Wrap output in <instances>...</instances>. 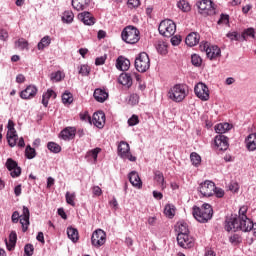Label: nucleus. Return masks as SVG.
Segmentation results:
<instances>
[{
	"instance_id": "nucleus-1",
	"label": "nucleus",
	"mask_w": 256,
	"mask_h": 256,
	"mask_svg": "<svg viewBox=\"0 0 256 256\" xmlns=\"http://www.w3.org/2000/svg\"><path fill=\"white\" fill-rule=\"evenodd\" d=\"M193 217L198 223H208L213 219V208L210 204H203L202 207H193Z\"/></svg>"
},
{
	"instance_id": "nucleus-2",
	"label": "nucleus",
	"mask_w": 256,
	"mask_h": 256,
	"mask_svg": "<svg viewBox=\"0 0 256 256\" xmlns=\"http://www.w3.org/2000/svg\"><path fill=\"white\" fill-rule=\"evenodd\" d=\"M188 95L189 89L185 84H176L172 86L167 93L168 99H171L174 103H181L185 101V97Z\"/></svg>"
},
{
	"instance_id": "nucleus-3",
	"label": "nucleus",
	"mask_w": 256,
	"mask_h": 256,
	"mask_svg": "<svg viewBox=\"0 0 256 256\" xmlns=\"http://www.w3.org/2000/svg\"><path fill=\"white\" fill-rule=\"evenodd\" d=\"M141 32L135 26H126L121 32V39L128 45L139 43Z\"/></svg>"
},
{
	"instance_id": "nucleus-4",
	"label": "nucleus",
	"mask_w": 256,
	"mask_h": 256,
	"mask_svg": "<svg viewBox=\"0 0 256 256\" xmlns=\"http://www.w3.org/2000/svg\"><path fill=\"white\" fill-rule=\"evenodd\" d=\"M158 31L162 37H173L177 31V25L173 20L165 19L160 22Z\"/></svg>"
},
{
	"instance_id": "nucleus-5",
	"label": "nucleus",
	"mask_w": 256,
	"mask_h": 256,
	"mask_svg": "<svg viewBox=\"0 0 256 256\" xmlns=\"http://www.w3.org/2000/svg\"><path fill=\"white\" fill-rule=\"evenodd\" d=\"M151 67V60L149 59V54L146 52H141L135 59V69L139 73H146Z\"/></svg>"
},
{
	"instance_id": "nucleus-6",
	"label": "nucleus",
	"mask_w": 256,
	"mask_h": 256,
	"mask_svg": "<svg viewBox=\"0 0 256 256\" xmlns=\"http://www.w3.org/2000/svg\"><path fill=\"white\" fill-rule=\"evenodd\" d=\"M200 49L206 53L210 61H214L218 57H221V48L216 45H210L209 42H202L200 44Z\"/></svg>"
},
{
	"instance_id": "nucleus-7",
	"label": "nucleus",
	"mask_w": 256,
	"mask_h": 256,
	"mask_svg": "<svg viewBox=\"0 0 256 256\" xmlns=\"http://www.w3.org/2000/svg\"><path fill=\"white\" fill-rule=\"evenodd\" d=\"M107 242V233L103 229H96L91 236V245L95 249L103 247Z\"/></svg>"
},
{
	"instance_id": "nucleus-8",
	"label": "nucleus",
	"mask_w": 256,
	"mask_h": 256,
	"mask_svg": "<svg viewBox=\"0 0 256 256\" xmlns=\"http://www.w3.org/2000/svg\"><path fill=\"white\" fill-rule=\"evenodd\" d=\"M118 155L122 159H128V161H131V162L137 161V157L131 154V148L129 146V143L125 141H121L120 144L118 145Z\"/></svg>"
},
{
	"instance_id": "nucleus-9",
	"label": "nucleus",
	"mask_w": 256,
	"mask_h": 256,
	"mask_svg": "<svg viewBox=\"0 0 256 256\" xmlns=\"http://www.w3.org/2000/svg\"><path fill=\"white\" fill-rule=\"evenodd\" d=\"M196 5L201 15H215V5L213 4V1L200 0Z\"/></svg>"
},
{
	"instance_id": "nucleus-10",
	"label": "nucleus",
	"mask_w": 256,
	"mask_h": 256,
	"mask_svg": "<svg viewBox=\"0 0 256 256\" xmlns=\"http://www.w3.org/2000/svg\"><path fill=\"white\" fill-rule=\"evenodd\" d=\"M7 141L8 145L10 147H15L17 145V139H19V136L17 135V130H15V122L13 120H8V125H7Z\"/></svg>"
},
{
	"instance_id": "nucleus-11",
	"label": "nucleus",
	"mask_w": 256,
	"mask_h": 256,
	"mask_svg": "<svg viewBox=\"0 0 256 256\" xmlns=\"http://www.w3.org/2000/svg\"><path fill=\"white\" fill-rule=\"evenodd\" d=\"M198 191L203 197H213V195H215V183L206 180L199 185Z\"/></svg>"
},
{
	"instance_id": "nucleus-12",
	"label": "nucleus",
	"mask_w": 256,
	"mask_h": 256,
	"mask_svg": "<svg viewBox=\"0 0 256 256\" xmlns=\"http://www.w3.org/2000/svg\"><path fill=\"white\" fill-rule=\"evenodd\" d=\"M177 243L183 249H191L195 246V239L189 234H178Z\"/></svg>"
},
{
	"instance_id": "nucleus-13",
	"label": "nucleus",
	"mask_w": 256,
	"mask_h": 256,
	"mask_svg": "<svg viewBox=\"0 0 256 256\" xmlns=\"http://www.w3.org/2000/svg\"><path fill=\"white\" fill-rule=\"evenodd\" d=\"M39 89L35 85H28L24 90H22L19 94L20 98L24 101H31V99H35L37 97V93Z\"/></svg>"
},
{
	"instance_id": "nucleus-14",
	"label": "nucleus",
	"mask_w": 256,
	"mask_h": 256,
	"mask_svg": "<svg viewBox=\"0 0 256 256\" xmlns=\"http://www.w3.org/2000/svg\"><path fill=\"white\" fill-rule=\"evenodd\" d=\"M214 149L216 151H227V149H229V138H227L225 135L215 136Z\"/></svg>"
},
{
	"instance_id": "nucleus-15",
	"label": "nucleus",
	"mask_w": 256,
	"mask_h": 256,
	"mask_svg": "<svg viewBox=\"0 0 256 256\" xmlns=\"http://www.w3.org/2000/svg\"><path fill=\"white\" fill-rule=\"evenodd\" d=\"M194 93L201 101H209V88L203 83H198L194 87Z\"/></svg>"
},
{
	"instance_id": "nucleus-16",
	"label": "nucleus",
	"mask_w": 256,
	"mask_h": 256,
	"mask_svg": "<svg viewBox=\"0 0 256 256\" xmlns=\"http://www.w3.org/2000/svg\"><path fill=\"white\" fill-rule=\"evenodd\" d=\"M6 168L10 171L11 177L13 179L21 176V167L17 164V161L13 160L12 158H8L6 160Z\"/></svg>"
},
{
	"instance_id": "nucleus-17",
	"label": "nucleus",
	"mask_w": 256,
	"mask_h": 256,
	"mask_svg": "<svg viewBox=\"0 0 256 256\" xmlns=\"http://www.w3.org/2000/svg\"><path fill=\"white\" fill-rule=\"evenodd\" d=\"M105 119V112L98 111L93 114L92 123L98 129H103V127H105Z\"/></svg>"
},
{
	"instance_id": "nucleus-18",
	"label": "nucleus",
	"mask_w": 256,
	"mask_h": 256,
	"mask_svg": "<svg viewBox=\"0 0 256 256\" xmlns=\"http://www.w3.org/2000/svg\"><path fill=\"white\" fill-rule=\"evenodd\" d=\"M226 231H239V218L237 216L227 217L225 220Z\"/></svg>"
},
{
	"instance_id": "nucleus-19",
	"label": "nucleus",
	"mask_w": 256,
	"mask_h": 256,
	"mask_svg": "<svg viewBox=\"0 0 256 256\" xmlns=\"http://www.w3.org/2000/svg\"><path fill=\"white\" fill-rule=\"evenodd\" d=\"M29 217V208H27V206H23V212L20 216V224L22 225L23 233H26L27 229H29Z\"/></svg>"
},
{
	"instance_id": "nucleus-20",
	"label": "nucleus",
	"mask_w": 256,
	"mask_h": 256,
	"mask_svg": "<svg viewBox=\"0 0 256 256\" xmlns=\"http://www.w3.org/2000/svg\"><path fill=\"white\" fill-rule=\"evenodd\" d=\"M76 133L77 129L75 127H66L60 132V137L64 141H71V139H75Z\"/></svg>"
},
{
	"instance_id": "nucleus-21",
	"label": "nucleus",
	"mask_w": 256,
	"mask_h": 256,
	"mask_svg": "<svg viewBox=\"0 0 256 256\" xmlns=\"http://www.w3.org/2000/svg\"><path fill=\"white\" fill-rule=\"evenodd\" d=\"M128 179L131 185L135 187V189L143 188V181H141V178L139 177V173H137V171L130 172L128 175Z\"/></svg>"
},
{
	"instance_id": "nucleus-22",
	"label": "nucleus",
	"mask_w": 256,
	"mask_h": 256,
	"mask_svg": "<svg viewBox=\"0 0 256 256\" xmlns=\"http://www.w3.org/2000/svg\"><path fill=\"white\" fill-rule=\"evenodd\" d=\"M93 96L98 103H105L107 99H109V92H107L105 89L96 88Z\"/></svg>"
},
{
	"instance_id": "nucleus-23",
	"label": "nucleus",
	"mask_w": 256,
	"mask_h": 256,
	"mask_svg": "<svg viewBox=\"0 0 256 256\" xmlns=\"http://www.w3.org/2000/svg\"><path fill=\"white\" fill-rule=\"evenodd\" d=\"M131 67V61L129 59L119 56L116 60V68L119 71H129V68Z\"/></svg>"
},
{
	"instance_id": "nucleus-24",
	"label": "nucleus",
	"mask_w": 256,
	"mask_h": 256,
	"mask_svg": "<svg viewBox=\"0 0 256 256\" xmlns=\"http://www.w3.org/2000/svg\"><path fill=\"white\" fill-rule=\"evenodd\" d=\"M78 19L84 23V25H95V17L89 12H82L78 14Z\"/></svg>"
},
{
	"instance_id": "nucleus-25",
	"label": "nucleus",
	"mask_w": 256,
	"mask_h": 256,
	"mask_svg": "<svg viewBox=\"0 0 256 256\" xmlns=\"http://www.w3.org/2000/svg\"><path fill=\"white\" fill-rule=\"evenodd\" d=\"M90 3L91 0H72V7L75 11H85Z\"/></svg>"
},
{
	"instance_id": "nucleus-26",
	"label": "nucleus",
	"mask_w": 256,
	"mask_h": 256,
	"mask_svg": "<svg viewBox=\"0 0 256 256\" xmlns=\"http://www.w3.org/2000/svg\"><path fill=\"white\" fill-rule=\"evenodd\" d=\"M199 39H200L199 34L197 32H192L187 35L185 39V43L186 45H188V47H195V45L199 44Z\"/></svg>"
},
{
	"instance_id": "nucleus-27",
	"label": "nucleus",
	"mask_w": 256,
	"mask_h": 256,
	"mask_svg": "<svg viewBox=\"0 0 256 256\" xmlns=\"http://www.w3.org/2000/svg\"><path fill=\"white\" fill-rule=\"evenodd\" d=\"M154 181L161 187L162 190L167 188V182L165 181V176L163 172L156 170L154 172Z\"/></svg>"
},
{
	"instance_id": "nucleus-28",
	"label": "nucleus",
	"mask_w": 256,
	"mask_h": 256,
	"mask_svg": "<svg viewBox=\"0 0 256 256\" xmlns=\"http://www.w3.org/2000/svg\"><path fill=\"white\" fill-rule=\"evenodd\" d=\"M245 145L249 151H256V133H251L246 137Z\"/></svg>"
},
{
	"instance_id": "nucleus-29",
	"label": "nucleus",
	"mask_w": 256,
	"mask_h": 256,
	"mask_svg": "<svg viewBox=\"0 0 256 256\" xmlns=\"http://www.w3.org/2000/svg\"><path fill=\"white\" fill-rule=\"evenodd\" d=\"M101 153V148H94L86 153V159L89 163H97V157Z\"/></svg>"
},
{
	"instance_id": "nucleus-30",
	"label": "nucleus",
	"mask_w": 256,
	"mask_h": 256,
	"mask_svg": "<svg viewBox=\"0 0 256 256\" xmlns=\"http://www.w3.org/2000/svg\"><path fill=\"white\" fill-rule=\"evenodd\" d=\"M56 99L57 98V93L53 91L52 89H48L45 93L42 95V105L44 107H47L49 105V99Z\"/></svg>"
},
{
	"instance_id": "nucleus-31",
	"label": "nucleus",
	"mask_w": 256,
	"mask_h": 256,
	"mask_svg": "<svg viewBox=\"0 0 256 256\" xmlns=\"http://www.w3.org/2000/svg\"><path fill=\"white\" fill-rule=\"evenodd\" d=\"M176 231L178 232V235H188L189 225L185 221H180L177 223Z\"/></svg>"
},
{
	"instance_id": "nucleus-32",
	"label": "nucleus",
	"mask_w": 256,
	"mask_h": 256,
	"mask_svg": "<svg viewBox=\"0 0 256 256\" xmlns=\"http://www.w3.org/2000/svg\"><path fill=\"white\" fill-rule=\"evenodd\" d=\"M255 28H247L241 34V41H249V39H255Z\"/></svg>"
},
{
	"instance_id": "nucleus-33",
	"label": "nucleus",
	"mask_w": 256,
	"mask_h": 256,
	"mask_svg": "<svg viewBox=\"0 0 256 256\" xmlns=\"http://www.w3.org/2000/svg\"><path fill=\"white\" fill-rule=\"evenodd\" d=\"M231 124L229 123H220L217 124L214 129L215 132L218 133V135H223L224 133H227V131H231Z\"/></svg>"
},
{
	"instance_id": "nucleus-34",
	"label": "nucleus",
	"mask_w": 256,
	"mask_h": 256,
	"mask_svg": "<svg viewBox=\"0 0 256 256\" xmlns=\"http://www.w3.org/2000/svg\"><path fill=\"white\" fill-rule=\"evenodd\" d=\"M68 239H71L72 243H77L79 241V230L73 227L67 228Z\"/></svg>"
},
{
	"instance_id": "nucleus-35",
	"label": "nucleus",
	"mask_w": 256,
	"mask_h": 256,
	"mask_svg": "<svg viewBox=\"0 0 256 256\" xmlns=\"http://www.w3.org/2000/svg\"><path fill=\"white\" fill-rule=\"evenodd\" d=\"M118 81L120 85H124L126 87H131V85H133L131 74H121L118 78Z\"/></svg>"
},
{
	"instance_id": "nucleus-36",
	"label": "nucleus",
	"mask_w": 256,
	"mask_h": 256,
	"mask_svg": "<svg viewBox=\"0 0 256 256\" xmlns=\"http://www.w3.org/2000/svg\"><path fill=\"white\" fill-rule=\"evenodd\" d=\"M15 47L20 51H29V42L24 38H20L15 42Z\"/></svg>"
},
{
	"instance_id": "nucleus-37",
	"label": "nucleus",
	"mask_w": 256,
	"mask_h": 256,
	"mask_svg": "<svg viewBox=\"0 0 256 256\" xmlns=\"http://www.w3.org/2000/svg\"><path fill=\"white\" fill-rule=\"evenodd\" d=\"M51 45V37L44 36L37 45L38 51H43L45 47H49Z\"/></svg>"
},
{
	"instance_id": "nucleus-38",
	"label": "nucleus",
	"mask_w": 256,
	"mask_h": 256,
	"mask_svg": "<svg viewBox=\"0 0 256 256\" xmlns=\"http://www.w3.org/2000/svg\"><path fill=\"white\" fill-rule=\"evenodd\" d=\"M177 7L180 11H183V13H189V11H191V4L186 0H180L177 3Z\"/></svg>"
},
{
	"instance_id": "nucleus-39",
	"label": "nucleus",
	"mask_w": 256,
	"mask_h": 256,
	"mask_svg": "<svg viewBox=\"0 0 256 256\" xmlns=\"http://www.w3.org/2000/svg\"><path fill=\"white\" fill-rule=\"evenodd\" d=\"M78 73L79 75H82V77H89L91 68L87 64H82L78 67Z\"/></svg>"
},
{
	"instance_id": "nucleus-40",
	"label": "nucleus",
	"mask_w": 256,
	"mask_h": 256,
	"mask_svg": "<svg viewBox=\"0 0 256 256\" xmlns=\"http://www.w3.org/2000/svg\"><path fill=\"white\" fill-rule=\"evenodd\" d=\"M164 214L166 215V217H170V219H173V217H175V205L167 204L164 208Z\"/></svg>"
},
{
	"instance_id": "nucleus-41",
	"label": "nucleus",
	"mask_w": 256,
	"mask_h": 256,
	"mask_svg": "<svg viewBox=\"0 0 256 256\" xmlns=\"http://www.w3.org/2000/svg\"><path fill=\"white\" fill-rule=\"evenodd\" d=\"M73 19H75V14H73V11L68 10L63 13L62 21L64 23H73Z\"/></svg>"
},
{
	"instance_id": "nucleus-42",
	"label": "nucleus",
	"mask_w": 256,
	"mask_h": 256,
	"mask_svg": "<svg viewBox=\"0 0 256 256\" xmlns=\"http://www.w3.org/2000/svg\"><path fill=\"white\" fill-rule=\"evenodd\" d=\"M167 47V43H165L164 41H159L156 45V49L158 53H160V55H167Z\"/></svg>"
},
{
	"instance_id": "nucleus-43",
	"label": "nucleus",
	"mask_w": 256,
	"mask_h": 256,
	"mask_svg": "<svg viewBox=\"0 0 256 256\" xmlns=\"http://www.w3.org/2000/svg\"><path fill=\"white\" fill-rule=\"evenodd\" d=\"M190 160L192 165H194V167H199V165H201V156L196 152H192L190 154Z\"/></svg>"
},
{
	"instance_id": "nucleus-44",
	"label": "nucleus",
	"mask_w": 256,
	"mask_h": 256,
	"mask_svg": "<svg viewBox=\"0 0 256 256\" xmlns=\"http://www.w3.org/2000/svg\"><path fill=\"white\" fill-rule=\"evenodd\" d=\"M47 149L51 151V153H61V146L55 142H49Z\"/></svg>"
},
{
	"instance_id": "nucleus-45",
	"label": "nucleus",
	"mask_w": 256,
	"mask_h": 256,
	"mask_svg": "<svg viewBox=\"0 0 256 256\" xmlns=\"http://www.w3.org/2000/svg\"><path fill=\"white\" fill-rule=\"evenodd\" d=\"M25 155L27 159H35L37 152L35 151V148L28 145L25 149Z\"/></svg>"
},
{
	"instance_id": "nucleus-46",
	"label": "nucleus",
	"mask_w": 256,
	"mask_h": 256,
	"mask_svg": "<svg viewBox=\"0 0 256 256\" xmlns=\"http://www.w3.org/2000/svg\"><path fill=\"white\" fill-rule=\"evenodd\" d=\"M62 102L64 105H71V103H73V94H71V92H65L62 95Z\"/></svg>"
},
{
	"instance_id": "nucleus-47",
	"label": "nucleus",
	"mask_w": 256,
	"mask_h": 256,
	"mask_svg": "<svg viewBox=\"0 0 256 256\" xmlns=\"http://www.w3.org/2000/svg\"><path fill=\"white\" fill-rule=\"evenodd\" d=\"M65 77L63 72L57 71L53 72L50 76L51 81H54L55 83H58L59 81H62V79Z\"/></svg>"
},
{
	"instance_id": "nucleus-48",
	"label": "nucleus",
	"mask_w": 256,
	"mask_h": 256,
	"mask_svg": "<svg viewBox=\"0 0 256 256\" xmlns=\"http://www.w3.org/2000/svg\"><path fill=\"white\" fill-rule=\"evenodd\" d=\"M66 203L71 205V207H75V193L66 192Z\"/></svg>"
},
{
	"instance_id": "nucleus-49",
	"label": "nucleus",
	"mask_w": 256,
	"mask_h": 256,
	"mask_svg": "<svg viewBox=\"0 0 256 256\" xmlns=\"http://www.w3.org/2000/svg\"><path fill=\"white\" fill-rule=\"evenodd\" d=\"M191 62H192V65H194V67H201V63H203V60L199 55L192 54Z\"/></svg>"
},
{
	"instance_id": "nucleus-50",
	"label": "nucleus",
	"mask_w": 256,
	"mask_h": 256,
	"mask_svg": "<svg viewBox=\"0 0 256 256\" xmlns=\"http://www.w3.org/2000/svg\"><path fill=\"white\" fill-rule=\"evenodd\" d=\"M226 37H228L230 41H241V35L236 31L228 32Z\"/></svg>"
},
{
	"instance_id": "nucleus-51",
	"label": "nucleus",
	"mask_w": 256,
	"mask_h": 256,
	"mask_svg": "<svg viewBox=\"0 0 256 256\" xmlns=\"http://www.w3.org/2000/svg\"><path fill=\"white\" fill-rule=\"evenodd\" d=\"M129 127H135V125H139V116L136 114L132 115L127 121Z\"/></svg>"
},
{
	"instance_id": "nucleus-52",
	"label": "nucleus",
	"mask_w": 256,
	"mask_h": 256,
	"mask_svg": "<svg viewBox=\"0 0 256 256\" xmlns=\"http://www.w3.org/2000/svg\"><path fill=\"white\" fill-rule=\"evenodd\" d=\"M218 25H229V15L221 14L220 19L217 22Z\"/></svg>"
},
{
	"instance_id": "nucleus-53",
	"label": "nucleus",
	"mask_w": 256,
	"mask_h": 256,
	"mask_svg": "<svg viewBox=\"0 0 256 256\" xmlns=\"http://www.w3.org/2000/svg\"><path fill=\"white\" fill-rule=\"evenodd\" d=\"M35 251V248L32 244H26L24 247V253L26 256H32L33 252Z\"/></svg>"
},
{
	"instance_id": "nucleus-54",
	"label": "nucleus",
	"mask_w": 256,
	"mask_h": 256,
	"mask_svg": "<svg viewBox=\"0 0 256 256\" xmlns=\"http://www.w3.org/2000/svg\"><path fill=\"white\" fill-rule=\"evenodd\" d=\"M243 239L239 236V234H234L230 237V243H233L234 245H239Z\"/></svg>"
},
{
	"instance_id": "nucleus-55",
	"label": "nucleus",
	"mask_w": 256,
	"mask_h": 256,
	"mask_svg": "<svg viewBox=\"0 0 256 256\" xmlns=\"http://www.w3.org/2000/svg\"><path fill=\"white\" fill-rule=\"evenodd\" d=\"M127 5L130 9H137L141 5L140 0H128Z\"/></svg>"
},
{
	"instance_id": "nucleus-56",
	"label": "nucleus",
	"mask_w": 256,
	"mask_h": 256,
	"mask_svg": "<svg viewBox=\"0 0 256 256\" xmlns=\"http://www.w3.org/2000/svg\"><path fill=\"white\" fill-rule=\"evenodd\" d=\"M229 191L232 193H238L239 191V184L237 182H231L228 186Z\"/></svg>"
},
{
	"instance_id": "nucleus-57",
	"label": "nucleus",
	"mask_w": 256,
	"mask_h": 256,
	"mask_svg": "<svg viewBox=\"0 0 256 256\" xmlns=\"http://www.w3.org/2000/svg\"><path fill=\"white\" fill-rule=\"evenodd\" d=\"M130 105H137L139 103V96L138 94H132L129 98Z\"/></svg>"
},
{
	"instance_id": "nucleus-58",
	"label": "nucleus",
	"mask_w": 256,
	"mask_h": 256,
	"mask_svg": "<svg viewBox=\"0 0 256 256\" xmlns=\"http://www.w3.org/2000/svg\"><path fill=\"white\" fill-rule=\"evenodd\" d=\"M92 193L95 197H101V195H103V190H101V187L99 186H94L92 188Z\"/></svg>"
},
{
	"instance_id": "nucleus-59",
	"label": "nucleus",
	"mask_w": 256,
	"mask_h": 256,
	"mask_svg": "<svg viewBox=\"0 0 256 256\" xmlns=\"http://www.w3.org/2000/svg\"><path fill=\"white\" fill-rule=\"evenodd\" d=\"M105 61H107V55L100 56V57L96 58L95 65H97V66L105 65Z\"/></svg>"
},
{
	"instance_id": "nucleus-60",
	"label": "nucleus",
	"mask_w": 256,
	"mask_h": 256,
	"mask_svg": "<svg viewBox=\"0 0 256 256\" xmlns=\"http://www.w3.org/2000/svg\"><path fill=\"white\" fill-rule=\"evenodd\" d=\"M243 217H247V206H242L239 209V216L237 217V219H241Z\"/></svg>"
},
{
	"instance_id": "nucleus-61",
	"label": "nucleus",
	"mask_w": 256,
	"mask_h": 256,
	"mask_svg": "<svg viewBox=\"0 0 256 256\" xmlns=\"http://www.w3.org/2000/svg\"><path fill=\"white\" fill-rule=\"evenodd\" d=\"M7 39H9V33L7 32V30H0V41H7Z\"/></svg>"
},
{
	"instance_id": "nucleus-62",
	"label": "nucleus",
	"mask_w": 256,
	"mask_h": 256,
	"mask_svg": "<svg viewBox=\"0 0 256 256\" xmlns=\"http://www.w3.org/2000/svg\"><path fill=\"white\" fill-rule=\"evenodd\" d=\"M214 195H216V197H218V198H221V197H223L225 195V191L223 189L217 188L215 186Z\"/></svg>"
},
{
	"instance_id": "nucleus-63",
	"label": "nucleus",
	"mask_w": 256,
	"mask_h": 256,
	"mask_svg": "<svg viewBox=\"0 0 256 256\" xmlns=\"http://www.w3.org/2000/svg\"><path fill=\"white\" fill-rule=\"evenodd\" d=\"M171 43L174 45V47H177V45H180L181 43V36H173L171 38Z\"/></svg>"
},
{
	"instance_id": "nucleus-64",
	"label": "nucleus",
	"mask_w": 256,
	"mask_h": 256,
	"mask_svg": "<svg viewBox=\"0 0 256 256\" xmlns=\"http://www.w3.org/2000/svg\"><path fill=\"white\" fill-rule=\"evenodd\" d=\"M9 242L17 244V232L12 231L9 235Z\"/></svg>"
}]
</instances>
